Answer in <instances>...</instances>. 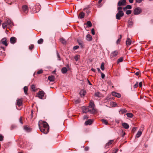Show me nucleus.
Listing matches in <instances>:
<instances>
[{"label": "nucleus", "mask_w": 153, "mask_h": 153, "mask_svg": "<svg viewBox=\"0 0 153 153\" xmlns=\"http://www.w3.org/2000/svg\"><path fill=\"white\" fill-rule=\"evenodd\" d=\"M39 126L40 131L45 134H47L49 131V126L48 124L45 121H39Z\"/></svg>", "instance_id": "f257e3e1"}, {"label": "nucleus", "mask_w": 153, "mask_h": 153, "mask_svg": "<svg viewBox=\"0 0 153 153\" xmlns=\"http://www.w3.org/2000/svg\"><path fill=\"white\" fill-rule=\"evenodd\" d=\"M124 13L123 11H118L116 15V19L118 20L120 19L121 17L123 16Z\"/></svg>", "instance_id": "f03ea898"}, {"label": "nucleus", "mask_w": 153, "mask_h": 153, "mask_svg": "<svg viewBox=\"0 0 153 153\" xmlns=\"http://www.w3.org/2000/svg\"><path fill=\"white\" fill-rule=\"evenodd\" d=\"M118 54V52L117 51H115L112 52L110 55V58L112 59H114Z\"/></svg>", "instance_id": "7ed1b4c3"}, {"label": "nucleus", "mask_w": 153, "mask_h": 153, "mask_svg": "<svg viewBox=\"0 0 153 153\" xmlns=\"http://www.w3.org/2000/svg\"><path fill=\"white\" fill-rule=\"evenodd\" d=\"M142 12L141 9L139 7H136L134 11V13L135 15L140 14Z\"/></svg>", "instance_id": "20e7f679"}, {"label": "nucleus", "mask_w": 153, "mask_h": 153, "mask_svg": "<svg viewBox=\"0 0 153 153\" xmlns=\"http://www.w3.org/2000/svg\"><path fill=\"white\" fill-rule=\"evenodd\" d=\"M22 9L23 13L26 14L28 13L29 9L27 5H23Z\"/></svg>", "instance_id": "39448f33"}, {"label": "nucleus", "mask_w": 153, "mask_h": 153, "mask_svg": "<svg viewBox=\"0 0 153 153\" xmlns=\"http://www.w3.org/2000/svg\"><path fill=\"white\" fill-rule=\"evenodd\" d=\"M45 94L44 92L42 91H39L37 94V97L41 99H44V95Z\"/></svg>", "instance_id": "423d86ee"}, {"label": "nucleus", "mask_w": 153, "mask_h": 153, "mask_svg": "<svg viewBox=\"0 0 153 153\" xmlns=\"http://www.w3.org/2000/svg\"><path fill=\"white\" fill-rule=\"evenodd\" d=\"M126 0H123L122 1H118L117 5L119 6H125L126 5Z\"/></svg>", "instance_id": "0eeeda50"}, {"label": "nucleus", "mask_w": 153, "mask_h": 153, "mask_svg": "<svg viewBox=\"0 0 153 153\" xmlns=\"http://www.w3.org/2000/svg\"><path fill=\"white\" fill-rule=\"evenodd\" d=\"M22 100L21 99H18L16 101V105L19 106H21L22 105Z\"/></svg>", "instance_id": "6e6552de"}, {"label": "nucleus", "mask_w": 153, "mask_h": 153, "mask_svg": "<svg viewBox=\"0 0 153 153\" xmlns=\"http://www.w3.org/2000/svg\"><path fill=\"white\" fill-rule=\"evenodd\" d=\"M82 112L84 113H86L88 112H89L90 110L88 108L85 106L82 107Z\"/></svg>", "instance_id": "1a4fd4ad"}, {"label": "nucleus", "mask_w": 153, "mask_h": 153, "mask_svg": "<svg viewBox=\"0 0 153 153\" xmlns=\"http://www.w3.org/2000/svg\"><path fill=\"white\" fill-rule=\"evenodd\" d=\"M113 142H114L113 140H110L109 141V142H108L107 143H106V144H105V148L106 149H107V148H108V146H110V145H111L112 144V143H113Z\"/></svg>", "instance_id": "9d476101"}, {"label": "nucleus", "mask_w": 153, "mask_h": 153, "mask_svg": "<svg viewBox=\"0 0 153 153\" xmlns=\"http://www.w3.org/2000/svg\"><path fill=\"white\" fill-rule=\"evenodd\" d=\"M112 94L113 96L118 98H120L121 97V95L120 94L114 92H112Z\"/></svg>", "instance_id": "9b49d317"}, {"label": "nucleus", "mask_w": 153, "mask_h": 153, "mask_svg": "<svg viewBox=\"0 0 153 153\" xmlns=\"http://www.w3.org/2000/svg\"><path fill=\"white\" fill-rule=\"evenodd\" d=\"M6 22H7V25H9L10 27H12L13 25V22L9 19L7 20Z\"/></svg>", "instance_id": "f8f14e48"}, {"label": "nucleus", "mask_w": 153, "mask_h": 153, "mask_svg": "<svg viewBox=\"0 0 153 153\" xmlns=\"http://www.w3.org/2000/svg\"><path fill=\"white\" fill-rule=\"evenodd\" d=\"M6 39L5 38H3L1 40V43L6 46H7L8 45L6 40Z\"/></svg>", "instance_id": "ddd939ff"}, {"label": "nucleus", "mask_w": 153, "mask_h": 153, "mask_svg": "<svg viewBox=\"0 0 153 153\" xmlns=\"http://www.w3.org/2000/svg\"><path fill=\"white\" fill-rule=\"evenodd\" d=\"M10 42L12 44H14L16 42V38L14 37H11L10 39Z\"/></svg>", "instance_id": "4468645a"}, {"label": "nucleus", "mask_w": 153, "mask_h": 153, "mask_svg": "<svg viewBox=\"0 0 153 153\" xmlns=\"http://www.w3.org/2000/svg\"><path fill=\"white\" fill-rule=\"evenodd\" d=\"M93 121V120H92L89 119L85 122V124L87 125H90L92 123Z\"/></svg>", "instance_id": "2eb2a0df"}, {"label": "nucleus", "mask_w": 153, "mask_h": 153, "mask_svg": "<svg viewBox=\"0 0 153 153\" xmlns=\"http://www.w3.org/2000/svg\"><path fill=\"white\" fill-rule=\"evenodd\" d=\"M126 45L127 46L130 45H131V41L129 38H127L126 41Z\"/></svg>", "instance_id": "dca6fc26"}, {"label": "nucleus", "mask_w": 153, "mask_h": 153, "mask_svg": "<svg viewBox=\"0 0 153 153\" xmlns=\"http://www.w3.org/2000/svg\"><path fill=\"white\" fill-rule=\"evenodd\" d=\"M122 125L123 127V128L125 129H127L128 128H129V125L127 123H123L122 124Z\"/></svg>", "instance_id": "f3484780"}, {"label": "nucleus", "mask_w": 153, "mask_h": 153, "mask_svg": "<svg viewBox=\"0 0 153 153\" xmlns=\"http://www.w3.org/2000/svg\"><path fill=\"white\" fill-rule=\"evenodd\" d=\"M48 79L50 81L53 82L54 81L55 78L54 76L51 75L49 76Z\"/></svg>", "instance_id": "a211bd4d"}, {"label": "nucleus", "mask_w": 153, "mask_h": 153, "mask_svg": "<svg viewBox=\"0 0 153 153\" xmlns=\"http://www.w3.org/2000/svg\"><path fill=\"white\" fill-rule=\"evenodd\" d=\"M86 39L87 40L91 41L92 39V37L91 35L89 34H88L86 36Z\"/></svg>", "instance_id": "6ab92c4d"}, {"label": "nucleus", "mask_w": 153, "mask_h": 153, "mask_svg": "<svg viewBox=\"0 0 153 153\" xmlns=\"http://www.w3.org/2000/svg\"><path fill=\"white\" fill-rule=\"evenodd\" d=\"M131 6L130 5H127L125 7L123 8V9L124 11H126L127 9H130L131 8Z\"/></svg>", "instance_id": "aec40b11"}, {"label": "nucleus", "mask_w": 153, "mask_h": 153, "mask_svg": "<svg viewBox=\"0 0 153 153\" xmlns=\"http://www.w3.org/2000/svg\"><path fill=\"white\" fill-rule=\"evenodd\" d=\"M127 111L125 108L121 109L119 111V112L120 114H123L127 112Z\"/></svg>", "instance_id": "412c9836"}, {"label": "nucleus", "mask_w": 153, "mask_h": 153, "mask_svg": "<svg viewBox=\"0 0 153 153\" xmlns=\"http://www.w3.org/2000/svg\"><path fill=\"white\" fill-rule=\"evenodd\" d=\"M77 42L78 43L79 45L82 48L83 47V42H82V41L79 39H78L77 40Z\"/></svg>", "instance_id": "4be33fe9"}, {"label": "nucleus", "mask_w": 153, "mask_h": 153, "mask_svg": "<svg viewBox=\"0 0 153 153\" xmlns=\"http://www.w3.org/2000/svg\"><path fill=\"white\" fill-rule=\"evenodd\" d=\"M85 14L83 12H81L79 15V18L80 19H82L84 17Z\"/></svg>", "instance_id": "5701e85b"}, {"label": "nucleus", "mask_w": 153, "mask_h": 153, "mask_svg": "<svg viewBox=\"0 0 153 153\" xmlns=\"http://www.w3.org/2000/svg\"><path fill=\"white\" fill-rule=\"evenodd\" d=\"M92 110H90V111L91 112V113L92 114H95L97 112V110L95 109L94 108H92Z\"/></svg>", "instance_id": "b1692460"}, {"label": "nucleus", "mask_w": 153, "mask_h": 153, "mask_svg": "<svg viewBox=\"0 0 153 153\" xmlns=\"http://www.w3.org/2000/svg\"><path fill=\"white\" fill-rule=\"evenodd\" d=\"M84 25H87L88 27H91L92 26V23L90 21H88L86 24H85Z\"/></svg>", "instance_id": "393cba45"}, {"label": "nucleus", "mask_w": 153, "mask_h": 153, "mask_svg": "<svg viewBox=\"0 0 153 153\" xmlns=\"http://www.w3.org/2000/svg\"><path fill=\"white\" fill-rule=\"evenodd\" d=\"M61 71L63 74H65L67 72V69L66 67H63L62 68Z\"/></svg>", "instance_id": "a878e982"}, {"label": "nucleus", "mask_w": 153, "mask_h": 153, "mask_svg": "<svg viewBox=\"0 0 153 153\" xmlns=\"http://www.w3.org/2000/svg\"><path fill=\"white\" fill-rule=\"evenodd\" d=\"M95 105L94 103L91 101H90L89 103V106L91 108H94Z\"/></svg>", "instance_id": "bb28decb"}, {"label": "nucleus", "mask_w": 153, "mask_h": 153, "mask_svg": "<svg viewBox=\"0 0 153 153\" xmlns=\"http://www.w3.org/2000/svg\"><path fill=\"white\" fill-rule=\"evenodd\" d=\"M60 41L61 42L64 44H65L66 43V41L63 38H60Z\"/></svg>", "instance_id": "cd10ccee"}, {"label": "nucleus", "mask_w": 153, "mask_h": 153, "mask_svg": "<svg viewBox=\"0 0 153 153\" xmlns=\"http://www.w3.org/2000/svg\"><path fill=\"white\" fill-rule=\"evenodd\" d=\"M142 134V131H138L136 135V137L137 138L139 137Z\"/></svg>", "instance_id": "c85d7f7f"}, {"label": "nucleus", "mask_w": 153, "mask_h": 153, "mask_svg": "<svg viewBox=\"0 0 153 153\" xmlns=\"http://www.w3.org/2000/svg\"><path fill=\"white\" fill-rule=\"evenodd\" d=\"M24 129L27 132H29L30 131V128H29L27 126H25L24 127Z\"/></svg>", "instance_id": "c756f323"}, {"label": "nucleus", "mask_w": 153, "mask_h": 153, "mask_svg": "<svg viewBox=\"0 0 153 153\" xmlns=\"http://www.w3.org/2000/svg\"><path fill=\"white\" fill-rule=\"evenodd\" d=\"M127 117L129 118H131L133 116V114L131 113H127L126 114Z\"/></svg>", "instance_id": "7c9ffc66"}, {"label": "nucleus", "mask_w": 153, "mask_h": 153, "mask_svg": "<svg viewBox=\"0 0 153 153\" xmlns=\"http://www.w3.org/2000/svg\"><path fill=\"white\" fill-rule=\"evenodd\" d=\"M120 37L117 40V42H116V43L117 44L120 43V41L122 37V36L121 35H120Z\"/></svg>", "instance_id": "2f4dec72"}, {"label": "nucleus", "mask_w": 153, "mask_h": 153, "mask_svg": "<svg viewBox=\"0 0 153 153\" xmlns=\"http://www.w3.org/2000/svg\"><path fill=\"white\" fill-rule=\"evenodd\" d=\"M85 91L83 90L82 91L80 92V94L81 97L84 96L85 94Z\"/></svg>", "instance_id": "473e14b6"}, {"label": "nucleus", "mask_w": 153, "mask_h": 153, "mask_svg": "<svg viewBox=\"0 0 153 153\" xmlns=\"http://www.w3.org/2000/svg\"><path fill=\"white\" fill-rule=\"evenodd\" d=\"M28 88L27 86H25L24 88V90L25 94H27V91Z\"/></svg>", "instance_id": "72a5a7b5"}, {"label": "nucleus", "mask_w": 153, "mask_h": 153, "mask_svg": "<svg viewBox=\"0 0 153 153\" xmlns=\"http://www.w3.org/2000/svg\"><path fill=\"white\" fill-rule=\"evenodd\" d=\"M101 94L98 92H97L95 93V96L97 97H100L101 96Z\"/></svg>", "instance_id": "f704fd0d"}, {"label": "nucleus", "mask_w": 153, "mask_h": 153, "mask_svg": "<svg viewBox=\"0 0 153 153\" xmlns=\"http://www.w3.org/2000/svg\"><path fill=\"white\" fill-rule=\"evenodd\" d=\"M101 121H102V123L105 124L106 125H108V122L105 120L102 119L101 120Z\"/></svg>", "instance_id": "c9c22d12"}, {"label": "nucleus", "mask_w": 153, "mask_h": 153, "mask_svg": "<svg viewBox=\"0 0 153 153\" xmlns=\"http://www.w3.org/2000/svg\"><path fill=\"white\" fill-rule=\"evenodd\" d=\"M7 22H5L4 23L2 24V27L4 29L5 28V27L7 26Z\"/></svg>", "instance_id": "e433bc0d"}, {"label": "nucleus", "mask_w": 153, "mask_h": 153, "mask_svg": "<svg viewBox=\"0 0 153 153\" xmlns=\"http://www.w3.org/2000/svg\"><path fill=\"white\" fill-rule=\"evenodd\" d=\"M43 42V39H40L38 41V43L39 44H42Z\"/></svg>", "instance_id": "4c0bfd02"}, {"label": "nucleus", "mask_w": 153, "mask_h": 153, "mask_svg": "<svg viewBox=\"0 0 153 153\" xmlns=\"http://www.w3.org/2000/svg\"><path fill=\"white\" fill-rule=\"evenodd\" d=\"M123 61V57H121L118 59L117 62V63H118L119 62H122Z\"/></svg>", "instance_id": "58836bf2"}, {"label": "nucleus", "mask_w": 153, "mask_h": 153, "mask_svg": "<svg viewBox=\"0 0 153 153\" xmlns=\"http://www.w3.org/2000/svg\"><path fill=\"white\" fill-rule=\"evenodd\" d=\"M104 62H102L101 63V69L102 70H104Z\"/></svg>", "instance_id": "ea45409f"}, {"label": "nucleus", "mask_w": 153, "mask_h": 153, "mask_svg": "<svg viewBox=\"0 0 153 153\" xmlns=\"http://www.w3.org/2000/svg\"><path fill=\"white\" fill-rule=\"evenodd\" d=\"M79 57H80V56L79 55H77L76 56L74 57L75 60L76 61H77L78 60V59H79Z\"/></svg>", "instance_id": "a19ab883"}, {"label": "nucleus", "mask_w": 153, "mask_h": 153, "mask_svg": "<svg viewBox=\"0 0 153 153\" xmlns=\"http://www.w3.org/2000/svg\"><path fill=\"white\" fill-rule=\"evenodd\" d=\"M35 88V85H32L31 86V88L33 90V91H36Z\"/></svg>", "instance_id": "79ce46f5"}, {"label": "nucleus", "mask_w": 153, "mask_h": 153, "mask_svg": "<svg viewBox=\"0 0 153 153\" xmlns=\"http://www.w3.org/2000/svg\"><path fill=\"white\" fill-rule=\"evenodd\" d=\"M131 11L130 10H127L126 11V13L127 15H129L131 14Z\"/></svg>", "instance_id": "37998d69"}, {"label": "nucleus", "mask_w": 153, "mask_h": 153, "mask_svg": "<svg viewBox=\"0 0 153 153\" xmlns=\"http://www.w3.org/2000/svg\"><path fill=\"white\" fill-rule=\"evenodd\" d=\"M56 54H57V57L58 58V59L59 60H60V56L59 55L58 52V51H56Z\"/></svg>", "instance_id": "c03bdc74"}, {"label": "nucleus", "mask_w": 153, "mask_h": 153, "mask_svg": "<svg viewBox=\"0 0 153 153\" xmlns=\"http://www.w3.org/2000/svg\"><path fill=\"white\" fill-rule=\"evenodd\" d=\"M128 24L129 26V27H131L133 24V22L131 21H128Z\"/></svg>", "instance_id": "a18cd8bd"}, {"label": "nucleus", "mask_w": 153, "mask_h": 153, "mask_svg": "<svg viewBox=\"0 0 153 153\" xmlns=\"http://www.w3.org/2000/svg\"><path fill=\"white\" fill-rule=\"evenodd\" d=\"M34 47V45H30L29 47V49L30 50H31L32 49H33Z\"/></svg>", "instance_id": "49530a36"}, {"label": "nucleus", "mask_w": 153, "mask_h": 153, "mask_svg": "<svg viewBox=\"0 0 153 153\" xmlns=\"http://www.w3.org/2000/svg\"><path fill=\"white\" fill-rule=\"evenodd\" d=\"M80 100L78 99L77 100H76L74 101V102L75 104H78L80 102Z\"/></svg>", "instance_id": "de8ad7c7"}, {"label": "nucleus", "mask_w": 153, "mask_h": 153, "mask_svg": "<svg viewBox=\"0 0 153 153\" xmlns=\"http://www.w3.org/2000/svg\"><path fill=\"white\" fill-rule=\"evenodd\" d=\"M118 149H116L114 150H113V152L112 153H117L118 151Z\"/></svg>", "instance_id": "09e8293b"}, {"label": "nucleus", "mask_w": 153, "mask_h": 153, "mask_svg": "<svg viewBox=\"0 0 153 153\" xmlns=\"http://www.w3.org/2000/svg\"><path fill=\"white\" fill-rule=\"evenodd\" d=\"M79 48V46L78 45L75 46L73 48V49L74 50H75Z\"/></svg>", "instance_id": "8fccbe9b"}, {"label": "nucleus", "mask_w": 153, "mask_h": 153, "mask_svg": "<svg viewBox=\"0 0 153 153\" xmlns=\"http://www.w3.org/2000/svg\"><path fill=\"white\" fill-rule=\"evenodd\" d=\"M43 73V71L42 70H40L38 71L37 72V74H40Z\"/></svg>", "instance_id": "3c124183"}, {"label": "nucleus", "mask_w": 153, "mask_h": 153, "mask_svg": "<svg viewBox=\"0 0 153 153\" xmlns=\"http://www.w3.org/2000/svg\"><path fill=\"white\" fill-rule=\"evenodd\" d=\"M138 86V82H137L134 85V88H137Z\"/></svg>", "instance_id": "603ef678"}, {"label": "nucleus", "mask_w": 153, "mask_h": 153, "mask_svg": "<svg viewBox=\"0 0 153 153\" xmlns=\"http://www.w3.org/2000/svg\"><path fill=\"white\" fill-rule=\"evenodd\" d=\"M3 138L4 137L1 134H0V141H2Z\"/></svg>", "instance_id": "864d4df0"}, {"label": "nucleus", "mask_w": 153, "mask_h": 153, "mask_svg": "<svg viewBox=\"0 0 153 153\" xmlns=\"http://www.w3.org/2000/svg\"><path fill=\"white\" fill-rule=\"evenodd\" d=\"M91 33L92 35H94L95 34L94 29V28L92 29L91 30Z\"/></svg>", "instance_id": "5fc2aeb1"}, {"label": "nucleus", "mask_w": 153, "mask_h": 153, "mask_svg": "<svg viewBox=\"0 0 153 153\" xmlns=\"http://www.w3.org/2000/svg\"><path fill=\"white\" fill-rule=\"evenodd\" d=\"M101 77L102 79H104L105 77V75L102 72H101Z\"/></svg>", "instance_id": "6e6d98bb"}, {"label": "nucleus", "mask_w": 153, "mask_h": 153, "mask_svg": "<svg viewBox=\"0 0 153 153\" xmlns=\"http://www.w3.org/2000/svg\"><path fill=\"white\" fill-rule=\"evenodd\" d=\"M123 8L122 7L119 6V7H117V10L118 11H122V10Z\"/></svg>", "instance_id": "4d7b16f0"}, {"label": "nucleus", "mask_w": 153, "mask_h": 153, "mask_svg": "<svg viewBox=\"0 0 153 153\" xmlns=\"http://www.w3.org/2000/svg\"><path fill=\"white\" fill-rule=\"evenodd\" d=\"M22 117H20V118H19V122L20 123L22 124H23V123L22 122Z\"/></svg>", "instance_id": "13d9d810"}, {"label": "nucleus", "mask_w": 153, "mask_h": 153, "mask_svg": "<svg viewBox=\"0 0 153 153\" xmlns=\"http://www.w3.org/2000/svg\"><path fill=\"white\" fill-rule=\"evenodd\" d=\"M139 86L140 87H141L142 86V82H140L139 83Z\"/></svg>", "instance_id": "bf43d9fd"}, {"label": "nucleus", "mask_w": 153, "mask_h": 153, "mask_svg": "<svg viewBox=\"0 0 153 153\" xmlns=\"http://www.w3.org/2000/svg\"><path fill=\"white\" fill-rule=\"evenodd\" d=\"M136 127H133L132 130V131L134 132L136 131Z\"/></svg>", "instance_id": "052dcab7"}, {"label": "nucleus", "mask_w": 153, "mask_h": 153, "mask_svg": "<svg viewBox=\"0 0 153 153\" xmlns=\"http://www.w3.org/2000/svg\"><path fill=\"white\" fill-rule=\"evenodd\" d=\"M143 0H136V2L138 3H140Z\"/></svg>", "instance_id": "680f3d73"}, {"label": "nucleus", "mask_w": 153, "mask_h": 153, "mask_svg": "<svg viewBox=\"0 0 153 153\" xmlns=\"http://www.w3.org/2000/svg\"><path fill=\"white\" fill-rule=\"evenodd\" d=\"M122 132L123 133V134L122 135V136L123 137H124V136L126 134V133L124 132H123V131H122Z\"/></svg>", "instance_id": "e2e57ef3"}, {"label": "nucleus", "mask_w": 153, "mask_h": 153, "mask_svg": "<svg viewBox=\"0 0 153 153\" xmlns=\"http://www.w3.org/2000/svg\"><path fill=\"white\" fill-rule=\"evenodd\" d=\"M139 74L140 72H137L135 73V74L137 76H138L139 75Z\"/></svg>", "instance_id": "0e129e2a"}, {"label": "nucleus", "mask_w": 153, "mask_h": 153, "mask_svg": "<svg viewBox=\"0 0 153 153\" xmlns=\"http://www.w3.org/2000/svg\"><path fill=\"white\" fill-rule=\"evenodd\" d=\"M88 149H89V148L88 147H86L85 149V151H87L88 150Z\"/></svg>", "instance_id": "69168bd1"}, {"label": "nucleus", "mask_w": 153, "mask_h": 153, "mask_svg": "<svg viewBox=\"0 0 153 153\" xmlns=\"http://www.w3.org/2000/svg\"><path fill=\"white\" fill-rule=\"evenodd\" d=\"M88 118L87 116L86 115H85L84 116L83 119L85 120Z\"/></svg>", "instance_id": "338daca9"}, {"label": "nucleus", "mask_w": 153, "mask_h": 153, "mask_svg": "<svg viewBox=\"0 0 153 153\" xmlns=\"http://www.w3.org/2000/svg\"><path fill=\"white\" fill-rule=\"evenodd\" d=\"M134 0H129V1L130 3H132Z\"/></svg>", "instance_id": "774afa93"}]
</instances>
